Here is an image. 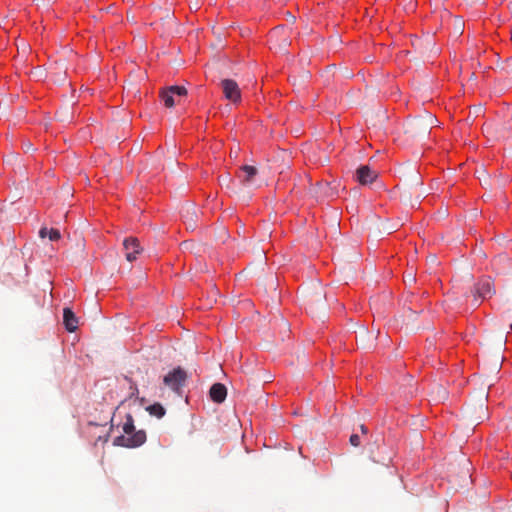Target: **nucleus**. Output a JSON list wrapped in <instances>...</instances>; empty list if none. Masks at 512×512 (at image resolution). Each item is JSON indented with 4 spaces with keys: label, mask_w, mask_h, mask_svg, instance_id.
Returning a JSON list of instances; mask_svg holds the SVG:
<instances>
[{
    "label": "nucleus",
    "mask_w": 512,
    "mask_h": 512,
    "mask_svg": "<svg viewBox=\"0 0 512 512\" xmlns=\"http://www.w3.org/2000/svg\"><path fill=\"white\" fill-rule=\"evenodd\" d=\"M63 323L68 332H75L78 328V318L68 307L63 310Z\"/></svg>",
    "instance_id": "obj_12"
},
{
    "label": "nucleus",
    "mask_w": 512,
    "mask_h": 512,
    "mask_svg": "<svg viewBox=\"0 0 512 512\" xmlns=\"http://www.w3.org/2000/svg\"><path fill=\"white\" fill-rule=\"evenodd\" d=\"M349 442L352 446L358 447L360 445V437L358 434L354 433L350 436Z\"/></svg>",
    "instance_id": "obj_16"
},
{
    "label": "nucleus",
    "mask_w": 512,
    "mask_h": 512,
    "mask_svg": "<svg viewBox=\"0 0 512 512\" xmlns=\"http://www.w3.org/2000/svg\"><path fill=\"white\" fill-rule=\"evenodd\" d=\"M191 210H192L191 206L184 208L182 211L183 217H188L191 214Z\"/></svg>",
    "instance_id": "obj_17"
},
{
    "label": "nucleus",
    "mask_w": 512,
    "mask_h": 512,
    "mask_svg": "<svg viewBox=\"0 0 512 512\" xmlns=\"http://www.w3.org/2000/svg\"><path fill=\"white\" fill-rule=\"evenodd\" d=\"M434 121V117L430 114L423 118L414 119L407 124L406 133L413 137L419 134H426L430 131Z\"/></svg>",
    "instance_id": "obj_3"
},
{
    "label": "nucleus",
    "mask_w": 512,
    "mask_h": 512,
    "mask_svg": "<svg viewBox=\"0 0 512 512\" xmlns=\"http://www.w3.org/2000/svg\"><path fill=\"white\" fill-rule=\"evenodd\" d=\"M221 87L224 93V96L226 99L237 102L241 99V93L240 89L238 87V84L231 79H224L221 81Z\"/></svg>",
    "instance_id": "obj_8"
},
{
    "label": "nucleus",
    "mask_w": 512,
    "mask_h": 512,
    "mask_svg": "<svg viewBox=\"0 0 512 512\" xmlns=\"http://www.w3.org/2000/svg\"><path fill=\"white\" fill-rule=\"evenodd\" d=\"M150 415L162 418L165 415V408L160 403H154L146 408Z\"/></svg>",
    "instance_id": "obj_14"
},
{
    "label": "nucleus",
    "mask_w": 512,
    "mask_h": 512,
    "mask_svg": "<svg viewBox=\"0 0 512 512\" xmlns=\"http://www.w3.org/2000/svg\"><path fill=\"white\" fill-rule=\"evenodd\" d=\"M258 174V170L255 166L251 165H244L240 167L237 178L241 182L242 185L249 187V188H255L257 187L256 177Z\"/></svg>",
    "instance_id": "obj_7"
},
{
    "label": "nucleus",
    "mask_w": 512,
    "mask_h": 512,
    "mask_svg": "<svg viewBox=\"0 0 512 512\" xmlns=\"http://www.w3.org/2000/svg\"><path fill=\"white\" fill-rule=\"evenodd\" d=\"M439 398L441 399H446L447 398V392L445 389L443 388H439Z\"/></svg>",
    "instance_id": "obj_18"
},
{
    "label": "nucleus",
    "mask_w": 512,
    "mask_h": 512,
    "mask_svg": "<svg viewBox=\"0 0 512 512\" xmlns=\"http://www.w3.org/2000/svg\"><path fill=\"white\" fill-rule=\"evenodd\" d=\"M473 296V305H480V303L495 294L493 280L490 277L481 278L471 291Z\"/></svg>",
    "instance_id": "obj_2"
},
{
    "label": "nucleus",
    "mask_w": 512,
    "mask_h": 512,
    "mask_svg": "<svg viewBox=\"0 0 512 512\" xmlns=\"http://www.w3.org/2000/svg\"><path fill=\"white\" fill-rule=\"evenodd\" d=\"M187 379L186 372L177 367L170 371L167 375L164 376V384L171 388L175 392H179L180 389L184 386Z\"/></svg>",
    "instance_id": "obj_6"
},
{
    "label": "nucleus",
    "mask_w": 512,
    "mask_h": 512,
    "mask_svg": "<svg viewBox=\"0 0 512 512\" xmlns=\"http://www.w3.org/2000/svg\"><path fill=\"white\" fill-rule=\"evenodd\" d=\"M31 146H32V145H31L30 143H28V144L26 145V150H27V151H28V150H30V149H31Z\"/></svg>",
    "instance_id": "obj_20"
},
{
    "label": "nucleus",
    "mask_w": 512,
    "mask_h": 512,
    "mask_svg": "<svg viewBox=\"0 0 512 512\" xmlns=\"http://www.w3.org/2000/svg\"><path fill=\"white\" fill-rule=\"evenodd\" d=\"M123 432L126 434L114 438L113 444L126 448L139 447L146 441V432L144 430L135 431L134 419L131 414L126 415L123 423Z\"/></svg>",
    "instance_id": "obj_1"
},
{
    "label": "nucleus",
    "mask_w": 512,
    "mask_h": 512,
    "mask_svg": "<svg viewBox=\"0 0 512 512\" xmlns=\"http://www.w3.org/2000/svg\"><path fill=\"white\" fill-rule=\"evenodd\" d=\"M209 396L213 402L222 403L227 397V388L222 383H214L209 390Z\"/></svg>",
    "instance_id": "obj_11"
},
{
    "label": "nucleus",
    "mask_w": 512,
    "mask_h": 512,
    "mask_svg": "<svg viewBox=\"0 0 512 512\" xmlns=\"http://www.w3.org/2000/svg\"><path fill=\"white\" fill-rule=\"evenodd\" d=\"M500 71L508 76H511L512 80V57L506 59V61L500 67Z\"/></svg>",
    "instance_id": "obj_15"
},
{
    "label": "nucleus",
    "mask_w": 512,
    "mask_h": 512,
    "mask_svg": "<svg viewBox=\"0 0 512 512\" xmlns=\"http://www.w3.org/2000/svg\"><path fill=\"white\" fill-rule=\"evenodd\" d=\"M407 280L413 281L414 278L412 277V275H409V277H407Z\"/></svg>",
    "instance_id": "obj_22"
},
{
    "label": "nucleus",
    "mask_w": 512,
    "mask_h": 512,
    "mask_svg": "<svg viewBox=\"0 0 512 512\" xmlns=\"http://www.w3.org/2000/svg\"><path fill=\"white\" fill-rule=\"evenodd\" d=\"M356 180L361 185L371 184L378 176L377 172L367 165L360 166L355 173Z\"/></svg>",
    "instance_id": "obj_10"
},
{
    "label": "nucleus",
    "mask_w": 512,
    "mask_h": 512,
    "mask_svg": "<svg viewBox=\"0 0 512 512\" xmlns=\"http://www.w3.org/2000/svg\"><path fill=\"white\" fill-rule=\"evenodd\" d=\"M407 280L413 281L414 278L412 277V275H409V277H407Z\"/></svg>",
    "instance_id": "obj_21"
},
{
    "label": "nucleus",
    "mask_w": 512,
    "mask_h": 512,
    "mask_svg": "<svg viewBox=\"0 0 512 512\" xmlns=\"http://www.w3.org/2000/svg\"><path fill=\"white\" fill-rule=\"evenodd\" d=\"M125 257L129 262L136 260L137 255L141 253L142 248L137 238L128 237L123 241Z\"/></svg>",
    "instance_id": "obj_9"
},
{
    "label": "nucleus",
    "mask_w": 512,
    "mask_h": 512,
    "mask_svg": "<svg viewBox=\"0 0 512 512\" xmlns=\"http://www.w3.org/2000/svg\"><path fill=\"white\" fill-rule=\"evenodd\" d=\"M360 430L362 432V434H367L368 433V429L365 425H361L360 426Z\"/></svg>",
    "instance_id": "obj_19"
},
{
    "label": "nucleus",
    "mask_w": 512,
    "mask_h": 512,
    "mask_svg": "<svg viewBox=\"0 0 512 512\" xmlns=\"http://www.w3.org/2000/svg\"><path fill=\"white\" fill-rule=\"evenodd\" d=\"M39 236L41 238H45L46 236H48L51 241H57L61 237L60 231L58 229H47L46 227L40 229Z\"/></svg>",
    "instance_id": "obj_13"
},
{
    "label": "nucleus",
    "mask_w": 512,
    "mask_h": 512,
    "mask_svg": "<svg viewBox=\"0 0 512 512\" xmlns=\"http://www.w3.org/2000/svg\"><path fill=\"white\" fill-rule=\"evenodd\" d=\"M187 95L184 86H170L161 93V98L167 108H172L175 104L180 103L181 98Z\"/></svg>",
    "instance_id": "obj_5"
},
{
    "label": "nucleus",
    "mask_w": 512,
    "mask_h": 512,
    "mask_svg": "<svg viewBox=\"0 0 512 512\" xmlns=\"http://www.w3.org/2000/svg\"><path fill=\"white\" fill-rule=\"evenodd\" d=\"M306 309L313 315H317L319 312H325L327 309L325 303V294L321 289H318L310 293L306 298Z\"/></svg>",
    "instance_id": "obj_4"
}]
</instances>
